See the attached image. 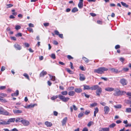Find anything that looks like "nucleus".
<instances>
[{"label": "nucleus", "mask_w": 131, "mask_h": 131, "mask_svg": "<svg viewBox=\"0 0 131 131\" xmlns=\"http://www.w3.org/2000/svg\"><path fill=\"white\" fill-rule=\"evenodd\" d=\"M108 69L105 67L100 68L97 69H94V72L98 74H102L104 73V71L107 70Z\"/></svg>", "instance_id": "nucleus-1"}, {"label": "nucleus", "mask_w": 131, "mask_h": 131, "mask_svg": "<svg viewBox=\"0 0 131 131\" xmlns=\"http://www.w3.org/2000/svg\"><path fill=\"white\" fill-rule=\"evenodd\" d=\"M58 98L59 99L64 102H67L70 99L68 97H65V96L60 94L58 95Z\"/></svg>", "instance_id": "nucleus-2"}, {"label": "nucleus", "mask_w": 131, "mask_h": 131, "mask_svg": "<svg viewBox=\"0 0 131 131\" xmlns=\"http://www.w3.org/2000/svg\"><path fill=\"white\" fill-rule=\"evenodd\" d=\"M119 82L123 86L127 85L128 83L127 80L124 78L121 79L119 81Z\"/></svg>", "instance_id": "nucleus-3"}, {"label": "nucleus", "mask_w": 131, "mask_h": 131, "mask_svg": "<svg viewBox=\"0 0 131 131\" xmlns=\"http://www.w3.org/2000/svg\"><path fill=\"white\" fill-rule=\"evenodd\" d=\"M21 123L24 126H28L30 124V123L29 121L23 119Z\"/></svg>", "instance_id": "nucleus-4"}, {"label": "nucleus", "mask_w": 131, "mask_h": 131, "mask_svg": "<svg viewBox=\"0 0 131 131\" xmlns=\"http://www.w3.org/2000/svg\"><path fill=\"white\" fill-rule=\"evenodd\" d=\"M102 92V88H99V89L96 90V95L100 96V94Z\"/></svg>", "instance_id": "nucleus-5"}, {"label": "nucleus", "mask_w": 131, "mask_h": 131, "mask_svg": "<svg viewBox=\"0 0 131 131\" xmlns=\"http://www.w3.org/2000/svg\"><path fill=\"white\" fill-rule=\"evenodd\" d=\"M35 105H37V104H31L30 105H28L27 106H24V107L26 108H30L34 107Z\"/></svg>", "instance_id": "nucleus-6"}, {"label": "nucleus", "mask_w": 131, "mask_h": 131, "mask_svg": "<svg viewBox=\"0 0 131 131\" xmlns=\"http://www.w3.org/2000/svg\"><path fill=\"white\" fill-rule=\"evenodd\" d=\"M110 108L107 106H105L104 107V111L105 112V114H107L110 111Z\"/></svg>", "instance_id": "nucleus-7"}, {"label": "nucleus", "mask_w": 131, "mask_h": 131, "mask_svg": "<svg viewBox=\"0 0 131 131\" xmlns=\"http://www.w3.org/2000/svg\"><path fill=\"white\" fill-rule=\"evenodd\" d=\"M80 1L78 4V6L80 8H81L83 7V0H80Z\"/></svg>", "instance_id": "nucleus-8"}, {"label": "nucleus", "mask_w": 131, "mask_h": 131, "mask_svg": "<svg viewBox=\"0 0 131 131\" xmlns=\"http://www.w3.org/2000/svg\"><path fill=\"white\" fill-rule=\"evenodd\" d=\"M113 94L115 96H118L122 95V91L119 90L117 91H116Z\"/></svg>", "instance_id": "nucleus-9"}, {"label": "nucleus", "mask_w": 131, "mask_h": 131, "mask_svg": "<svg viewBox=\"0 0 131 131\" xmlns=\"http://www.w3.org/2000/svg\"><path fill=\"white\" fill-rule=\"evenodd\" d=\"M110 69L112 72H115L116 73H118L120 72H121V71H118L117 69L114 68H111Z\"/></svg>", "instance_id": "nucleus-10"}, {"label": "nucleus", "mask_w": 131, "mask_h": 131, "mask_svg": "<svg viewBox=\"0 0 131 131\" xmlns=\"http://www.w3.org/2000/svg\"><path fill=\"white\" fill-rule=\"evenodd\" d=\"M15 48L17 50H20L21 49V47L20 45L17 43H15L14 45Z\"/></svg>", "instance_id": "nucleus-11"}, {"label": "nucleus", "mask_w": 131, "mask_h": 131, "mask_svg": "<svg viewBox=\"0 0 131 131\" xmlns=\"http://www.w3.org/2000/svg\"><path fill=\"white\" fill-rule=\"evenodd\" d=\"M15 120V118H10L8 119L7 122V124H9L11 122H14Z\"/></svg>", "instance_id": "nucleus-12"}, {"label": "nucleus", "mask_w": 131, "mask_h": 131, "mask_svg": "<svg viewBox=\"0 0 131 131\" xmlns=\"http://www.w3.org/2000/svg\"><path fill=\"white\" fill-rule=\"evenodd\" d=\"M67 120V117H65L63 119L62 121V126H64L66 125Z\"/></svg>", "instance_id": "nucleus-13"}, {"label": "nucleus", "mask_w": 131, "mask_h": 131, "mask_svg": "<svg viewBox=\"0 0 131 131\" xmlns=\"http://www.w3.org/2000/svg\"><path fill=\"white\" fill-rule=\"evenodd\" d=\"M79 76L80 79V80L82 81H84L85 80V78L84 75L83 74H79Z\"/></svg>", "instance_id": "nucleus-14"}, {"label": "nucleus", "mask_w": 131, "mask_h": 131, "mask_svg": "<svg viewBox=\"0 0 131 131\" xmlns=\"http://www.w3.org/2000/svg\"><path fill=\"white\" fill-rule=\"evenodd\" d=\"M47 73L46 71L43 70L40 73V77H43L45 75L47 74Z\"/></svg>", "instance_id": "nucleus-15"}, {"label": "nucleus", "mask_w": 131, "mask_h": 131, "mask_svg": "<svg viewBox=\"0 0 131 131\" xmlns=\"http://www.w3.org/2000/svg\"><path fill=\"white\" fill-rule=\"evenodd\" d=\"M45 124L47 127H50L52 125V124L50 122H49L48 121H46L45 123Z\"/></svg>", "instance_id": "nucleus-16"}, {"label": "nucleus", "mask_w": 131, "mask_h": 131, "mask_svg": "<svg viewBox=\"0 0 131 131\" xmlns=\"http://www.w3.org/2000/svg\"><path fill=\"white\" fill-rule=\"evenodd\" d=\"M100 87H99V86L97 85H95L91 87V89L92 90H95L96 89H97L99 88H100Z\"/></svg>", "instance_id": "nucleus-17"}, {"label": "nucleus", "mask_w": 131, "mask_h": 131, "mask_svg": "<svg viewBox=\"0 0 131 131\" xmlns=\"http://www.w3.org/2000/svg\"><path fill=\"white\" fill-rule=\"evenodd\" d=\"M23 118H16L15 120V122L16 123L21 122L22 123Z\"/></svg>", "instance_id": "nucleus-18"}, {"label": "nucleus", "mask_w": 131, "mask_h": 131, "mask_svg": "<svg viewBox=\"0 0 131 131\" xmlns=\"http://www.w3.org/2000/svg\"><path fill=\"white\" fill-rule=\"evenodd\" d=\"M74 91L75 92L77 93H81L82 91V90L81 89L79 88H77L75 89H74Z\"/></svg>", "instance_id": "nucleus-19"}, {"label": "nucleus", "mask_w": 131, "mask_h": 131, "mask_svg": "<svg viewBox=\"0 0 131 131\" xmlns=\"http://www.w3.org/2000/svg\"><path fill=\"white\" fill-rule=\"evenodd\" d=\"M105 90L107 91H111L114 90V88H112L108 87L106 88Z\"/></svg>", "instance_id": "nucleus-20"}, {"label": "nucleus", "mask_w": 131, "mask_h": 131, "mask_svg": "<svg viewBox=\"0 0 131 131\" xmlns=\"http://www.w3.org/2000/svg\"><path fill=\"white\" fill-rule=\"evenodd\" d=\"M19 95V91L18 90H17L16 91V93L12 94L11 96H17Z\"/></svg>", "instance_id": "nucleus-21"}, {"label": "nucleus", "mask_w": 131, "mask_h": 131, "mask_svg": "<svg viewBox=\"0 0 131 131\" xmlns=\"http://www.w3.org/2000/svg\"><path fill=\"white\" fill-rule=\"evenodd\" d=\"M95 111L94 112V117H96V114L99 111V109L97 107L95 108Z\"/></svg>", "instance_id": "nucleus-22"}, {"label": "nucleus", "mask_w": 131, "mask_h": 131, "mask_svg": "<svg viewBox=\"0 0 131 131\" xmlns=\"http://www.w3.org/2000/svg\"><path fill=\"white\" fill-rule=\"evenodd\" d=\"M75 94V92L71 91L68 92V95L70 96H73Z\"/></svg>", "instance_id": "nucleus-23"}, {"label": "nucleus", "mask_w": 131, "mask_h": 131, "mask_svg": "<svg viewBox=\"0 0 131 131\" xmlns=\"http://www.w3.org/2000/svg\"><path fill=\"white\" fill-rule=\"evenodd\" d=\"M84 90H89L91 89V88L89 85H84Z\"/></svg>", "instance_id": "nucleus-24"}, {"label": "nucleus", "mask_w": 131, "mask_h": 131, "mask_svg": "<svg viewBox=\"0 0 131 131\" xmlns=\"http://www.w3.org/2000/svg\"><path fill=\"white\" fill-rule=\"evenodd\" d=\"M22 111L19 110H16L14 111V112L15 114H20L22 113Z\"/></svg>", "instance_id": "nucleus-25"}, {"label": "nucleus", "mask_w": 131, "mask_h": 131, "mask_svg": "<svg viewBox=\"0 0 131 131\" xmlns=\"http://www.w3.org/2000/svg\"><path fill=\"white\" fill-rule=\"evenodd\" d=\"M2 115H11V114H9V113H8V112L7 111L5 110L4 111V112H3V114H2Z\"/></svg>", "instance_id": "nucleus-26"}, {"label": "nucleus", "mask_w": 131, "mask_h": 131, "mask_svg": "<svg viewBox=\"0 0 131 131\" xmlns=\"http://www.w3.org/2000/svg\"><path fill=\"white\" fill-rule=\"evenodd\" d=\"M125 112L127 113H131V108H126Z\"/></svg>", "instance_id": "nucleus-27"}, {"label": "nucleus", "mask_w": 131, "mask_h": 131, "mask_svg": "<svg viewBox=\"0 0 131 131\" xmlns=\"http://www.w3.org/2000/svg\"><path fill=\"white\" fill-rule=\"evenodd\" d=\"M61 95H67L68 93L67 91H62L61 92Z\"/></svg>", "instance_id": "nucleus-28"}, {"label": "nucleus", "mask_w": 131, "mask_h": 131, "mask_svg": "<svg viewBox=\"0 0 131 131\" xmlns=\"http://www.w3.org/2000/svg\"><path fill=\"white\" fill-rule=\"evenodd\" d=\"M121 3L122 5L124 7L126 8H127L128 7V5H127L125 3L123 2H121Z\"/></svg>", "instance_id": "nucleus-29"}, {"label": "nucleus", "mask_w": 131, "mask_h": 131, "mask_svg": "<svg viewBox=\"0 0 131 131\" xmlns=\"http://www.w3.org/2000/svg\"><path fill=\"white\" fill-rule=\"evenodd\" d=\"M78 9L76 7H74L71 10V12L73 13H75L78 11Z\"/></svg>", "instance_id": "nucleus-30"}, {"label": "nucleus", "mask_w": 131, "mask_h": 131, "mask_svg": "<svg viewBox=\"0 0 131 131\" xmlns=\"http://www.w3.org/2000/svg\"><path fill=\"white\" fill-rule=\"evenodd\" d=\"M7 95L6 94L4 93H0V97H1V99L3 98L4 97H6L7 96Z\"/></svg>", "instance_id": "nucleus-31"}, {"label": "nucleus", "mask_w": 131, "mask_h": 131, "mask_svg": "<svg viewBox=\"0 0 131 131\" xmlns=\"http://www.w3.org/2000/svg\"><path fill=\"white\" fill-rule=\"evenodd\" d=\"M50 78L53 81H54L55 80V77L54 76H51L50 74H49Z\"/></svg>", "instance_id": "nucleus-32"}, {"label": "nucleus", "mask_w": 131, "mask_h": 131, "mask_svg": "<svg viewBox=\"0 0 131 131\" xmlns=\"http://www.w3.org/2000/svg\"><path fill=\"white\" fill-rule=\"evenodd\" d=\"M23 76L25 77L28 80H30L29 77L27 74L26 73H25L23 74Z\"/></svg>", "instance_id": "nucleus-33"}, {"label": "nucleus", "mask_w": 131, "mask_h": 131, "mask_svg": "<svg viewBox=\"0 0 131 131\" xmlns=\"http://www.w3.org/2000/svg\"><path fill=\"white\" fill-rule=\"evenodd\" d=\"M82 59L86 63H88L89 61V60L85 57H82Z\"/></svg>", "instance_id": "nucleus-34"}, {"label": "nucleus", "mask_w": 131, "mask_h": 131, "mask_svg": "<svg viewBox=\"0 0 131 131\" xmlns=\"http://www.w3.org/2000/svg\"><path fill=\"white\" fill-rule=\"evenodd\" d=\"M93 124V122L92 121L89 122L87 124L88 126L89 127L91 125H92Z\"/></svg>", "instance_id": "nucleus-35"}, {"label": "nucleus", "mask_w": 131, "mask_h": 131, "mask_svg": "<svg viewBox=\"0 0 131 131\" xmlns=\"http://www.w3.org/2000/svg\"><path fill=\"white\" fill-rule=\"evenodd\" d=\"M82 94L83 96H84L87 98H89L90 97L89 95H87L85 92L82 93Z\"/></svg>", "instance_id": "nucleus-36"}, {"label": "nucleus", "mask_w": 131, "mask_h": 131, "mask_svg": "<svg viewBox=\"0 0 131 131\" xmlns=\"http://www.w3.org/2000/svg\"><path fill=\"white\" fill-rule=\"evenodd\" d=\"M114 107L116 108H121L122 106L121 105H117L114 106Z\"/></svg>", "instance_id": "nucleus-37"}, {"label": "nucleus", "mask_w": 131, "mask_h": 131, "mask_svg": "<svg viewBox=\"0 0 131 131\" xmlns=\"http://www.w3.org/2000/svg\"><path fill=\"white\" fill-rule=\"evenodd\" d=\"M58 97V95H56L55 96H53L51 98V99L52 100H53L57 99Z\"/></svg>", "instance_id": "nucleus-38"}, {"label": "nucleus", "mask_w": 131, "mask_h": 131, "mask_svg": "<svg viewBox=\"0 0 131 131\" xmlns=\"http://www.w3.org/2000/svg\"><path fill=\"white\" fill-rule=\"evenodd\" d=\"M84 115L83 112H81L78 115V117L79 118H80L82 117Z\"/></svg>", "instance_id": "nucleus-39"}, {"label": "nucleus", "mask_w": 131, "mask_h": 131, "mask_svg": "<svg viewBox=\"0 0 131 131\" xmlns=\"http://www.w3.org/2000/svg\"><path fill=\"white\" fill-rule=\"evenodd\" d=\"M102 129L103 131H109L110 129L109 128H102Z\"/></svg>", "instance_id": "nucleus-40"}, {"label": "nucleus", "mask_w": 131, "mask_h": 131, "mask_svg": "<svg viewBox=\"0 0 131 131\" xmlns=\"http://www.w3.org/2000/svg\"><path fill=\"white\" fill-rule=\"evenodd\" d=\"M116 125V124L115 123H113L110 124L109 126V127L110 128H113Z\"/></svg>", "instance_id": "nucleus-41"}, {"label": "nucleus", "mask_w": 131, "mask_h": 131, "mask_svg": "<svg viewBox=\"0 0 131 131\" xmlns=\"http://www.w3.org/2000/svg\"><path fill=\"white\" fill-rule=\"evenodd\" d=\"M67 71V72L69 73L70 74H72L73 73V72L71 70L67 68L66 69Z\"/></svg>", "instance_id": "nucleus-42"}, {"label": "nucleus", "mask_w": 131, "mask_h": 131, "mask_svg": "<svg viewBox=\"0 0 131 131\" xmlns=\"http://www.w3.org/2000/svg\"><path fill=\"white\" fill-rule=\"evenodd\" d=\"M97 103H93L91 104L90 105V107H93L97 105Z\"/></svg>", "instance_id": "nucleus-43"}, {"label": "nucleus", "mask_w": 131, "mask_h": 131, "mask_svg": "<svg viewBox=\"0 0 131 131\" xmlns=\"http://www.w3.org/2000/svg\"><path fill=\"white\" fill-rule=\"evenodd\" d=\"M129 70V69L128 68H123L122 69V70L121 71H122L123 70L124 72H126L128 71Z\"/></svg>", "instance_id": "nucleus-44"}, {"label": "nucleus", "mask_w": 131, "mask_h": 131, "mask_svg": "<svg viewBox=\"0 0 131 131\" xmlns=\"http://www.w3.org/2000/svg\"><path fill=\"white\" fill-rule=\"evenodd\" d=\"M0 100L1 101V102H3L5 103L7 102V101L5 99L3 98L1 99V97H0Z\"/></svg>", "instance_id": "nucleus-45"}, {"label": "nucleus", "mask_w": 131, "mask_h": 131, "mask_svg": "<svg viewBox=\"0 0 131 131\" xmlns=\"http://www.w3.org/2000/svg\"><path fill=\"white\" fill-rule=\"evenodd\" d=\"M53 59H55L56 58V56L55 54L52 53L50 56Z\"/></svg>", "instance_id": "nucleus-46"}, {"label": "nucleus", "mask_w": 131, "mask_h": 131, "mask_svg": "<svg viewBox=\"0 0 131 131\" xmlns=\"http://www.w3.org/2000/svg\"><path fill=\"white\" fill-rule=\"evenodd\" d=\"M27 29L30 32H33L34 31L32 28H31L30 27H28L27 28Z\"/></svg>", "instance_id": "nucleus-47"}, {"label": "nucleus", "mask_w": 131, "mask_h": 131, "mask_svg": "<svg viewBox=\"0 0 131 131\" xmlns=\"http://www.w3.org/2000/svg\"><path fill=\"white\" fill-rule=\"evenodd\" d=\"M15 36L17 37H21L22 36V34L21 33H18L16 34Z\"/></svg>", "instance_id": "nucleus-48"}, {"label": "nucleus", "mask_w": 131, "mask_h": 131, "mask_svg": "<svg viewBox=\"0 0 131 131\" xmlns=\"http://www.w3.org/2000/svg\"><path fill=\"white\" fill-rule=\"evenodd\" d=\"M7 124V122L5 121H4L2 122H0V125H6Z\"/></svg>", "instance_id": "nucleus-49"}, {"label": "nucleus", "mask_w": 131, "mask_h": 131, "mask_svg": "<svg viewBox=\"0 0 131 131\" xmlns=\"http://www.w3.org/2000/svg\"><path fill=\"white\" fill-rule=\"evenodd\" d=\"M90 113V111L89 110H86L84 114L86 115H88Z\"/></svg>", "instance_id": "nucleus-50"}, {"label": "nucleus", "mask_w": 131, "mask_h": 131, "mask_svg": "<svg viewBox=\"0 0 131 131\" xmlns=\"http://www.w3.org/2000/svg\"><path fill=\"white\" fill-rule=\"evenodd\" d=\"M21 28V27L20 26L17 25H16L15 27V29L17 30Z\"/></svg>", "instance_id": "nucleus-51"}, {"label": "nucleus", "mask_w": 131, "mask_h": 131, "mask_svg": "<svg viewBox=\"0 0 131 131\" xmlns=\"http://www.w3.org/2000/svg\"><path fill=\"white\" fill-rule=\"evenodd\" d=\"M100 103L103 106H105L106 105V103H105L102 101L101 102H100Z\"/></svg>", "instance_id": "nucleus-52"}, {"label": "nucleus", "mask_w": 131, "mask_h": 131, "mask_svg": "<svg viewBox=\"0 0 131 131\" xmlns=\"http://www.w3.org/2000/svg\"><path fill=\"white\" fill-rule=\"evenodd\" d=\"M13 6V5L12 4H7V7L8 8H10L12 7Z\"/></svg>", "instance_id": "nucleus-53"}, {"label": "nucleus", "mask_w": 131, "mask_h": 131, "mask_svg": "<svg viewBox=\"0 0 131 131\" xmlns=\"http://www.w3.org/2000/svg\"><path fill=\"white\" fill-rule=\"evenodd\" d=\"M5 69V67L4 66H2L1 69V71H4Z\"/></svg>", "instance_id": "nucleus-54"}, {"label": "nucleus", "mask_w": 131, "mask_h": 131, "mask_svg": "<svg viewBox=\"0 0 131 131\" xmlns=\"http://www.w3.org/2000/svg\"><path fill=\"white\" fill-rule=\"evenodd\" d=\"M54 32L55 34L57 35H59V31H57V30H55L54 31Z\"/></svg>", "instance_id": "nucleus-55"}, {"label": "nucleus", "mask_w": 131, "mask_h": 131, "mask_svg": "<svg viewBox=\"0 0 131 131\" xmlns=\"http://www.w3.org/2000/svg\"><path fill=\"white\" fill-rule=\"evenodd\" d=\"M53 115L55 116H57L58 114V113L56 111H54L53 112Z\"/></svg>", "instance_id": "nucleus-56"}, {"label": "nucleus", "mask_w": 131, "mask_h": 131, "mask_svg": "<svg viewBox=\"0 0 131 131\" xmlns=\"http://www.w3.org/2000/svg\"><path fill=\"white\" fill-rule=\"evenodd\" d=\"M6 88V87L5 86H0V89L2 90L5 89Z\"/></svg>", "instance_id": "nucleus-57"}, {"label": "nucleus", "mask_w": 131, "mask_h": 131, "mask_svg": "<svg viewBox=\"0 0 131 131\" xmlns=\"http://www.w3.org/2000/svg\"><path fill=\"white\" fill-rule=\"evenodd\" d=\"M120 46L119 45H116L115 47V48L116 49H117L120 48Z\"/></svg>", "instance_id": "nucleus-58"}, {"label": "nucleus", "mask_w": 131, "mask_h": 131, "mask_svg": "<svg viewBox=\"0 0 131 131\" xmlns=\"http://www.w3.org/2000/svg\"><path fill=\"white\" fill-rule=\"evenodd\" d=\"M82 131H88V129L86 127H84L83 128Z\"/></svg>", "instance_id": "nucleus-59"}, {"label": "nucleus", "mask_w": 131, "mask_h": 131, "mask_svg": "<svg viewBox=\"0 0 131 131\" xmlns=\"http://www.w3.org/2000/svg\"><path fill=\"white\" fill-rule=\"evenodd\" d=\"M43 25L45 27H47L49 25V23H46L43 24Z\"/></svg>", "instance_id": "nucleus-60"}, {"label": "nucleus", "mask_w": 131, "mask_h": 131, "mask_svg": "<svg viewBox=\"0 0 131 131\" xmlns=\"http://www.w3.org/2000/svg\"><path fill=\"white\" fill-rule=\"evenodd\" d=\"M73 107L74 110L76 111L77 110V108L74 105H73Z\"/></svg>", "instance_id": "nucleus-61"}, {"label": "nucleus", "mask_w": 131, "mask_h": 131, "mask_svg": "<svg viewBox=\"0 0 131 131\" xmlns=\"http://www.w3.org/2000/svg\"><path fill=\"white\" fill-rule=\"evenodd\" d=\"M90 14L92 16L94 17L96 16V15L94 13H90Z\"/></svg>", "instance_id": "nucleus-62"}, {"label": "nucleus", "mask_w": 131, "mask_h": 131, "mask_svg": "<svg viewBox=\"0 0 131 131\" xmlns=\"http://www.w3.org/2000/svg\"><path fill=\"white\" fill-rule=\"evenodd\" d=\"M67 58L69 60H70L73 58L70 55H68L67 56Z\"/></svg>", "instance_id": "nucleus-63"}, {"label": "nucleus", "mask_w": 131, "mask_h": 131, "mask_svg": "<svg viewBox=\"0 0 131 131\" xmlns=\"http://www.w3.org/2000/svg\"><path fill=\"white\" fill-rule=\"evenodd\" d=\"M29 27H34V24H31V23H30L29 24Z\"/></svg>", "instance_id": "nucleus-64"}]
</instances>
